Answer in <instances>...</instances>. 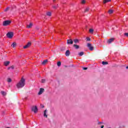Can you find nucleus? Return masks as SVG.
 <instances>
[{
	"label": "nucleus",
	"instance_id": "nucleus-25",
	"mask_svg": "<svg viewBox=\"0 0 128 128\" xmlns=\"http://www.w3.org/2000/svg\"><path fill=\"white\" fill-rule=\"evenodd\" d=\"M1 94H2V96H6V93L4 91H2L1 92Z\"/></svg>",
	"mask_w": 128,
	"mask_h": 128
},
{
	"label": "nucleus",
	"instance_id": "nucleus-6",
	"mask_svg": "<svg viewBox=\"0 0 128 128\" xmlns=\"http://www.w3.org/2000/svg\"><path fill=\"white\" fill-rule=\"evenodd\" d=\"M32 46V42H28L25 46H24V48H30Z\"/></svg>",
	"mask_w": 128,
	"mask_h": 128
},
{
	"label": "nucleus",
	"instance_id": "nucleus-3",
	"mask_svg": "<svg viewBox=\"0 0 128 128\" xmlns=\"http://www.w3.org/2000/svg\"><path fill=\"white\" fill-rule=\"evenodd\" d=\"M10 22H11L10 20H5L3 22L2 25L4 26H8V24H10Z\"/></svg>",
	"mask_w": 128,
	"mask_h": 128
},
{
	"label": "nucleus",
	"instance_id": "nucleus-17",
	"mask_svg": "<svg viewBox=\"0 0 128 128\" xmlns=\"http://www.w3.org/2000/svg\"><path fill=\"white\" fill-rule=\"evenodd\" d=\"M32 26V23H30L29 25H27V28H30Z\"/></svg>",
	"mask_w": 128,
	"mask_h": 128
},
{
	"label": "nucleus",
	"instance_id": "nucleus-29",
	"mask_svg": "<svg viewBox=\"0 0 128 128\" xmlns=\"http://www.w3.org/2000/svg\"><path fill=\"white\" fill-rule=\"evenodd\" d=\"M7 82H12V79H11L10 78H8L7 79Z\"/></svg>",
	"mask_w": 128,
	"mask_h": 128
},
{
	"label": "nucleus",
	"instance_id": "nucleus-12",
	"mask_svg": "<svg viewBox=\"0 0 128 128\" xmlns=\"http://www.w3.org/2000/svg\"><path fill=\"white\" fill-rule=\"evenodd\" d=\"M74 48H76V50H78V48H80V46L78 45H76V44H74L73 45Z\"/></svg>",
	"mask_w": 128,
	"mask_h": 128
},
{
	"label": "nucleus",
	"instance_id": "nucleus-4",
	"mask_svg": "<svg viewBox=\"0 0 128 128\" xmlns=\"http://www.w3.org/2000/svg\"><path fill=\"white\" fill-rule=\"evenodd\" d=\"M32 112H34V114H36V112H38V106H32Z\"/></svg>",
	"mask_w": 128,
	"mask_h": 128
},
{
	"label": "nucleus",
	"instance_id": "nucleus-15",
	"mask_svg": "<svg viewBox=\"0 0 128 128\" xmlns=\"http://www.w3.org/2000/svg\"><path fill=\"white\" fill-rule=\"evenodd\" d=\"M11 46H12V48H16V42H13L11 45Z\"/></svg>",
	"mask_w": 128,
	"mask_h": 128
},
{
	"label": "nucleus",
	"instance_id": "nucleus-41",
	"mask_svg": "<svg viewBox=\"0 0 128 128\" xmlns=\"http://www.w3.org/2000/svg\"><path fill=\"white\" fill-rule=\"evenodd\" d=\"M54 2H56V0H53Z\"/></svg>",
	"mask_w": 128,
	"mask_h": 128
},
{
	"label": "nucleus",
	"instance_id": "nucleus-18",
	"mask_svg": "<svg viewBox=\"0 0 128 128\" xmlns=\"http://www.w3.org/2000/svg\"><path fill=\"white\" fill-rule=\"evenodd\" d=\"M88 10H90V8L88 7L85 9L84 12H88Z\"/></svg>",
	"mask_w": 128,
	"mask_h": 128
},
{
	"label": "nucleus",
	"instance_id": "nucleus-7",
	"mask_svg": "<svg viewBox=\"0 0 128 128\" xmlns=\"http://www.w3.org/2000/svg\"><path fill=\"white\" fill-rule=\"evenodd\" d=\"M68 44H74V41L72 39H69L67 40Z\"/></svg>",
	"mask_w": 128,
	"mask_h": 128
},
{
	"label": "nucleus",
	"instance_id": "nucleus-34",
	"mask_svg": "<svg viewBox=\"0 0 128 128\" xmlns=\"http://www.w3.org/2000/svg\"><path fill=\"white\" fill-rule=\"evenodd\" d=\"M10 10V8L8 7L7 8L4 10V12H8Z\"/></svg>",
	"mask_w": 128,
	"mask_h": 128
},
{
	"label": "nucleus",
	"instance_id": "nucleus-19",
	"mask_svg": "<svg viewBox=\"0 0 128 128\" xmlns=\"http://www.w3.org/2000/svg\"><path fill=\"white\" fill-rule=\"evenodd\" d=\"M46 14V16H52V12H47Z\"/></svg>",
	"mask_w": 128,
	"mask_h": 128
},
{
	"label": "nucleus",
	"instance_id": "nucleus-35",
	"mask_svg": "<svg viewBox=\"0 0 128 128\" xmlns=\"http://www.w3.org/2000/svg\"><path fill=\"white\" fill-rule=\"evenodd\" d=\"M124 35H125L126 36H127L128 38V33H124Z\"/></svg>",
	"mask_w": 128,
	"mask_h": 128
},
{
	"label": "nucleus",
	"instance_id": "nucleus-31",
	"mask_svg": "<svg viewBox=\"0 0 128 128\" xmlns=\"http://www.w3.org/2000/svg\"><path fill=\"white\" fill-rule=\"evenodd\" d=\"M41 82H42V84L46 82V79H42Z\"/></svg>",
	"mask_w": 128,
	"mask_h": 128
},
{
	"label": "nucleus",
	"instance_id": "nucleus-40",
	"mask_svg": "<svg viewBox=\"0 0 128 128\" xmlns=\"http://www.w3.org/2000/svg\"><path fill=\"white\" fill-rule=\"evenodd\" d=\"M102 124V122H98V124Z\"/></svg>",
	"mask_w": 128,
	"mask_h": 128
},
{
	"label": "nucleus",
	"instance_id": "nucleus-14",
	"mask_svg": "<svg viewBox=\"0 0 128 128\" xmlns=\"http://www.w3.org/2000/svg\"><path fill=\"white\" fill-rule=\"evenodd\" d=\"M48 112V110H45L44 111V118H48V115L46 114V112Z\"/></svg>",
	"mask_w": 128,
	"mask_h": 128
},
{
	"label": "nucleus",
	"instance_id": "nucleus-11",
	"mask_svg": "<svg viewBox=\"0 0 128 128\" xmlns=\"http://www.w3.org/2000/svg\"><path fill=\"white\" fill-rule=\"evenodd\" d=\"M10 64V61H6L4 62V66H8Z\"/></svg>",
	"mask_w": 128,
	"mask_h": 128
},
{
	"label": "nucleus",
	"instance_id": "nucleus-39",
	"mask_svg": "<svg viewBox=\"0 0 128 128\" xmlns=\"http://www.w3.org/2000/svg\"><path fill=\"white\" fill-rule=\"evenodd\" d=\"M126 68L127 70H128V66H127L126 67Z\"/></svg>",
	"mask_w": 128,
	"mask_h": 128
},
{
	"label": "nucleus",
	"instance_id": "nucleus-26",
	"mask_svg": "<svg viewBox=\"0 0 128 128\" xmlns=\"http://www.w3.org/2000/svg\"><path fill=\"white\" fill-rule=\"evenodd\" d=\"M53 8H54L55 10H56V8H58V4L56 6H52Z\"/></svg>",
	"mask_w": 128,
	"mask_h": 128
},
{
	"label": "nucleus",
	"instance_id": "nucleus-32",
	"mask_svg": "<svg viewBox=\"0 0 128 128\" xmlns=\"http://www.w3.org/2000/svg\"><path fill=\"white\" fill-rule=\"evenodd\" d=\"M86 40L88 41V42H90V38H88V37H87L86 38Z\"/></svg>",
	"mask_w": 128,
	"mask_h": 128
},
{
	"label": "nucleus",
	"instance_id": "nucleus-9",
	"mask_svg": "<svg viewBox=\"0 0 128 128\" xmlns=\"http://www.w3.org/2000/svg\"><path fill=\"white\" fill-rule=\"evenodd\" d=\"M114 38H112L109 39V40H108L107 42H108V44H111V43L112 42H114Z\"/></svg>",
	"mask_w": 128,
	"mask_h": 128
},
{
	"label": "nucleus",
	"instance_id": "nucleus-30",
	"mask_svg": "<svg viewBox=\"0 0 128 128\" xmlns=\"http://www.w3.org/2000/svg\"><path fill=\"white\" fill-rule=\"evenodd\" d=\"M66 50V47H62L61 50L62 52H64V50Z\"/></svg>",
	"mask_w": 128,
	"mask_h": 128
},
{
	"label": "nucleus",
	"instance_id": "nucleus-21",
	"mask_svg": "<svg viewBox=\"0 0 128 128\" xmlns=\"http://www.w3.org/2000/svg\"><path fill=\"white\" fill-rule=\"evenodd\" d=\"M108 14H112L114 12V10H109L108 12Z\"/></svg>",
	"mask_w": 128,
	"mask_h": 128
},
{
	"label": "nucleus",
	"instance_id": "nucleus-36",
	"mask_svg": "<svg viewBox=\"0 0 128 128\" xmlns=\"http://www.w3.org/2000/svg\"><path fill=\"white\" fill-rule=\"evenodd\" d=\"M83 70H88V68H84Z\"/></svg>",
	"mask_w": 128,
	"mask_h": 128
},
{
	"label": "nucleus",
	"instance_id": "nucleus-28",
	"mask_svg": "<svg viewBox=\"0 0 128 128\" xmlns=\"http://www.w3.org/2000/svg\"><path fill=\"white\" fill-rule=\"evenodd\" d=\"M10 68H12V70H14V66H11L8 68V70H10Z\"/></svg>",
	"mask_w": 128,
	"mask_h": 128
},
{
	"label": "nucleus",
	"instance_id": "nucleus-23",
	"mask_svg": "<svg viewBox=\"0 0 128 128\" xmlns=\"http://www.w3.org/2000/svg\"><path fill=\"white\" fill-rule=\"evenodd\" d=\"M108 62H102V64L104 65V64H108Z\"/></svg>",
	"mask_w": 128,
	"mask_h": 128
},
{
	"label": "nucleus",
	"instance_id": "nucleus-20",
	"mask_svg": "<svg viewBox=\"0 0 128 128\" xmlns=\"http://www.w3.org/2000/svg\"><path fill=\"white\" fill-rule=\"evenodd\" d=\"M89 32L90 34H94V29L92 28L90 29Z\"/></svg>",
	"mask_w": 128,
	"mask_h": 128
},
{
	"label": "nucleus",
	"instance_id": "nucleus-33",
	"mask_svg": "<svg viewBox=\"0 0 128 128\" xmlns=\"http://www.w3.org/2000/svg\"><path fill=\"white\" fill-rule=\"evenodd\" d=\"M81 2L82 4H86V0H82Z\"/></svg>",
	"mask_w": 128,
	"mask_h": 128
},
{
	"label": "nucleus",
	"instance_id": "nucleus-22",
	"mask_svg": "<svg viewBox=\"0 0 128 128\" xmlns=\"http://www.w3.org/2000/svg\"><path fill=\"white\" fill-rule=\"evenodd\" d=\"M46 62H48V60H44L42 62V64H46Z\"/></svg>",
	"mask_w": 128,
	"mask_h": 128
},
{
	"label": "nucleus",
	"instance_id": "nucleus-24",
	"mask_svg": "<svg viewBox=\"0 0 128 128\" xmlns=\"http://www.w3.org/2000/svg\"><path fill=\"white\" fill-rule=\"evenodd\" d=\"M57 65L58 66H62V62L60 61L58 62L57 63Z\"/></svg>",
	"mask_w": 128,
	"mask_h": 128
},
{
	"label": "nucleus",
	"instance_id": "nucleus-10",
	"mask_svg": "<svg viewBox=\"0 0 128 128\" xmlns=\"http://www.w3.org/2000/svg\"><path fill=\"white\" fill-rule=\"evenodd\" d=\"M66 56H70V50H67L65 53Z\"/></svg>",
	"mask_w": 128,
	"mask_h": 128
},
{
	"label": "nucleus",
	"instance_id": "nucleus-8",
	"mask_svg": "<svg viewBox=\"0 0 128 128\" xmlns=\"http://www.w3.org/2000/svg\"><path fill=\"white\" fill-rule=\"evenodd\" d=\"M44 92V89L43 88H40V90L38 93V94L39 96H40V94H42V92Z\"/></svg>",
	"mask_w": 128,
	"mask_h": 128
},
{
	"label": "nucleus",
	"instance_id": "nucleus-13",
	"mask_svg": "<svg viewBox=\"0 0 128 128\" xmlns=\"http://www.w3.org/2000/svg\"><path fill=\"white\" fill-rule=\"evenodd\" d=\"M112 2V0H104L103 4H107V2Z\"/></svg>",
	"mask_w": 128,
	"mask_h": 128
},
{
	"label": "nucleus",
	"instance_id": "nucleus-5",
	"mask_svg": "<svg viewBox=\"0 0 128 128\" xmlns=\"http://www.w3.org/2000/svg\"><path fill=\"white\" fill-rule=\"evenodd\" d=\"M87 46L88 48L90 50H94V46H92V44L90 43L87 44Z\"/></svg>",
	"mask_w": 128,
	"mask_h": 128
},
{
	"label": "nucleus",
	"instance_id": "nucleus-38",
	"mask_svg": "<svg viewBox=\"0 0 128 128\" xmlns=\"http://www.w3.org/2000/svg\"><path fill=\"white\" fill-rule=\"evenodd\" d=\"M104 126H101V128H104Z\"/></svg>",
	"mask_w": 128,
	"mask_h": 128
},
{
	"label": "nucleus",
	"instance_id": "nucleus-16",
	"mask_svg": "<svg viewBox=\"0 0 128 128\" xmlns=\"http://www.w3.org/2000/svg\"><path fill=\"white\" fill-rule=\"evenodd\" d=\"M78 56H84V52H80V53H78Z\"/></svg>",
	"mask_w": 128,
	"mask_h": 128
},
{
	"label": "nucleus",
	"instance_id": "nucleus-27",
	"mask_svg": "<svg viewBox=\"0 0 128 128\" xmlns=\"http://www.w3.org/2000/svg\"><path fill=\"white\" fill-rule=\"evenodd\" d=\"M74 42L75 44H78V39H74Z\"/></svg>",
	"mask_w": 128,
	"mask_h": 128
},
{
	"label": "nucleus",
	"instance_id": "nucleus-37",
	"mask_svg": "<svg viewBox=\"0 0 128 128\" xmlns=\"http://www.w3.org/2000/svg\"><path fill=\"white\" fill-rule=\"evenodd\" d=\"M42 108H44V106L42 105Z\"/></svg>",
	"mask_w": 128,
	"mask_h": 128
},
{
	"label": "nucleus",
	"instance_id": "nucleus-1",
	"mask_svg": "<svg viewBox=\"0 0 128 128\" xmlns=\"http://www.w3.org/2000/svg\"><path fill=\"white\" fill-rule=\"evenodd\" d=\"M26 80L22 78L20 81L16 84V88H24V85L26 84Z\"/></svg>",
	"mask_w": 128,
	"mask_h": 128
},
{
	"label": "nucleus",
	"instance_id": "nucleus-2",
	"mask_svg": "<svg viewBox=\"0 0 128 128\" xmlns=\"http://www.w3.org/2000/svg\"><path fill=\"white\" fill-rule=\"evenodd\" d=\"M6 36L8 38H12V36H14V32H8Z\"/></svg>",
	"mask_w": 128,
	"mask_h": 128
}]
</instances>
